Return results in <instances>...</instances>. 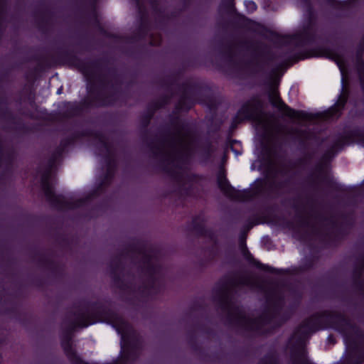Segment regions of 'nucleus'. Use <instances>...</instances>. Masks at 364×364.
I'll use <instances>...</instances> for the list:
<instances>
[{
  "label": "nucleus",
  "mask_w": 364,
  "mask_h": 364,
  "mask_svg": "<svg viewBox=\"0 0 364 364\" xmlns=\"http://www.w3.org/2000/svg\"><path fill=\"white\" fill-rule=\"evenodd\" d=\"M246 287L250 289L260 287L259 280L247 274H237L221 281L215 288L216 299L221 309L227 313L229 318L245 330L254 331L259 334L271 333L275 328L283 323L278 310L264 312L257 318H250L243 310L236 306L232 299V291L240 287Z\"/></svg>",
  "instance_id": "obj_1"
},
{
  "label": "nucleus",
  "mask_w": 364,
  "mask_h": 364,
  "mask_svg": "<svg viewBox=\"0 0 364 364\" xmlns=\"http://www.w3.org/2000/svg\"><path fill=\"white\" fill-rule=\"evenodd\" d=\"M194 146V134L190 127L176 124L173 131L156 141L153 147L161 157L165 171L178 183L188 178V166Z\"/></svg>",
  "instance_id": "obj_2"
},
{
  "label": "nucleus",
  "mask_w": 364,
  "mask_h": 364,
  "mask_svg": "<svg viewBox=\"0 0 364 364\" xmlns=\"http://www.w3.org/2000/svg\"><path fill=\"white\" fill-rule=\"evenodd\" d=\"M55 164L54 160L49 162L48 167L41 173V183L42 190L46 200L55 208L59 210L74 209L82 206L85 200L84 199L66 200L61 195H56L50 184L52 168Z\"/></svg>",
  "instance_id": "obj_3"
},
{
  "label": "nucleus",
  "mask_w": 364,
  "mask_h": 364,
  "mask_svg": "<svg viewBox=\"0 0 364 364\" xmlns=\"http://www.w3.org/2000/svg\"><path fill=\"white\" fill-rule=\"evenodd\" d=\"M239 114L245 119H252L261 127L265 134L272 136L274 129V124L271 119L262 112V103L258 97H252L246 102L240 110Z\"/></svg>",
  "instance_id": "obj_4"
},
{
  "label": "nucleus",
  "mask_w": 364,
  "mask_h": 364,
  "mask_svg": "<svg viewBox=\"0 0 364 364\" xmlns=\"http://www.w3.org/2000/svg\"><path fill=\"white\" fill-rule=\"evenodd\" d=\"M217 183L221 192L228 198L239 200L246 201L253 197V193L250 190L238 191L232 187L226 178L225 172L220 171L217 176Z\"/></svg>",
  "instance_id": "obj_5"
},
{
  "label": "nucleus",
  "mask_w": 364,
  "mask_h": 364,
  "mask_svg": "<svg viewBox=\"0 0 364 364\" xmlns=\"http://www.w3.org/2000/svg\"><path fill=\"white\" fill-rule=\"evenodd\" d=\"M141 258L144 272L154 284L155 281L160 278L162 273V268L159 264L157 253L153 250H143Z\"/></svg>",
  "instance_id": "obj_6"
},
{
  "label": "nucleus",
  "mask_w": 364,
  "mask_h": 364,
  "mask_svg": "<svg viewBox=\"0 0 364 364\" xmlns=\"http://www.w3.org/2000/svg\"><path fill=\"white\" fill-rule=\"evenodd\" d=\"M271 104L277 107L282 114L291 119H296L303 122L313 119L311 114L302 110H295L285 104L277 93H272L269 95Z\"/></svg>",
  "instance_id": "obj_7"
},
{
  "label": "nucleus",
  "mask_w": 364,
  "mask_h": 364,
  "mask_svg": "<svg viewBox=\"0 0 364 364\" xmlns=\"http://www.w3.org/2000/svg\"><path fill=\"white\" fill-rule=\"evenodd\" d=\"M326 223L322 221L320 218L313 217L312 215L309 213L304 214L303 216L299 217V225L305 229L311 230L316 235H322L325 232V228L323 227Z\"/></svg>",
  "instance_id": "obj_8"
},
{
  "label": "nucleus",
  "mask_w": 364,
  "mask_h": 364,
  "mask_svg": "<svg viewBox=\"0 0 364 364\" xmlns=\"http://www.w3.org/2000/svg\"><path fill=\"white\" fill-rule=\"evenodd\" d=\"M117 333L121 335V346L122 350H128L129 348V343L132 337H134L135 332L132 327L126 321L119 319L115 325Z\"/></svg>",
  "instance_id": "obj_9"
},
{
  "label": "nucleus",
  "mask_w": 364,
  "mask_h": 364,
  "mask_svg": "<svg viewBox=\"0 0 364 364\" xmlns=\"http://www.w3.org/2000/svg\"><path fill=\"white\" fill-rule=\"evenodd\" d=\"M316 36L312 28L308 27L303 31L296 33L293 36V40L304 46L309 45L315 41Z\"/></svg>",
  "instance_id": "obj_10"
},
{
  "label": "nucleus",
  "mask_w": 364,
  "mask_h": 364,
  "mask_svg": "<svg viewBox=\"0 0 364 364\" xmlns=\"http://www.w3.org/2000/svg\"><path fill=\"white\" fill-rule=\"evenodd\" d=\"M102 145L107 153V157L106 159V163L107 164V173L103 183L109 182L114 175V169L116 166V161L114 159V154L112 151L111 147L106 142H102Z\"/></svg>",
  "instance_id": "obj_11"
},
{
  "label": "nucleus",
  "mask_w": 364,
  "mask_h": 364,
  "mask_svg": "<svg viewBox=\"0 0 364 364\" xmlns=\"http://www.w3.org/2000/svg\"><path fill=\"white\" fill-rule=\"evenodd\" d=\"M247 260L250 261V262L252 264H253L254 266H255L256 267H257L259 269H262V270H264V271H266L268 272H271V273L277 272V270L274 268L269 267L268 265L264 264L261 263L260 262L257 261V259H254L250 252H247Z\"/></svg>",
  "instance_id": "obj_12"
},
{
  "label": "nucleus",
  "mask_w": 364,
  "mask_h": 364,
  "mask_svg": "<svg viewBox=\"0 0 364 364\" xmlns=\"http://www.w3.org/2000/svg\"><path fill=\"white\" fill-rule=\"evenodd\" d=\"M186 100L187 99L185 96L181 97L177 105V108L178 109H189L192 107L193 102L188 100V104L186 105Z\"/></svg>",
  "instance_id": "obj_13"
},
{
  "label": "nucleus",
  "mask_w": 364,
  "mask_h": 364,
  "mask_svg": "<svg viewBox=\"0 0 364 364\" xmlns=\"http://www.w3.org/2000/svg\"><path fill=\"white\" fill-rule=\"evenodd\" d=\"M259 364H279L277 357L274 355L270 354L265 356L260 362Z\"/></svg>",
  "instance_id": "obj_14"
},
{
  "label": "nucleus",
  "mask_w": 364,
  "mask_h": 364,
  "mask_svg": "<svg viewBox=\"0 0 364 364\" xmlns=\"http://www.w3.org/2000/svg\"><path fill=\"white\" fill-rule=\"evenodd\" d=\"M194 230L202 235H207V230L205 229L203 224L198 225H196V220H193Z\"/></svg>",
  "instance_id": "obj_15"
},
{
  "label": "nucleus",
  "mask_w": 364,
  "mask_h": 364,
  "mask_svg": "<svg viewBox=\"0 0 364 364\" xmlns=\"http://www.w3.org/2000/svg\"><path fill=\"white\" fill-rule=\"evenodd\" d=\"M245 6L250 12H252L257 9V5L254 1H247L245 3Z\"/></svg>",
  "instance_id": "obj_16"
},
{
  "label": "nucleus",
  "mask_w": 364,
  "mask_h": 364,
  "mask_svg": "<svg viewBox=\"0 0 364 364\" xmlns=\"http://www.w3.org/2000/svg\"><path fill=\"white\" fill-rule=\"evenodd\" d=\"M346 100L347 98L346 97H341V99L338 100L337 106L340 107V108H343L346 105Z\"/></svg>",
  "instance_id": "obj_17"
},
{
  "label": "nucleus",
  "mask_w": 364,
  "mask_h": 364,
  "mask_svg": "<svg viewBox=\"0 0 364 364\" xmlns=\"http://www.w3.org/2000/svg\"><path fill=\"white\" fill-rule=\"evenodd\" d=\"M328 52L326 50H321L318 51L317 56H327Z\"/></svg>",
  "instance_id": "obj_18"
},
{
  "label": "nucleus",
  "mask_w": 364,
  "mask_h": 364,
  "mask_svg": "<svg viewBox=\"0 0 364 364\" xmlns=\"http://www.w3.org/2000/svg\"><path fill=\"white\" fill-rule=\"evenodd\" d=\"M82 73L83 74L87 77V78H90V73H88L87 70H86L85 69H83L82 70Z\"/></svg>",
  "instance_id": "obj_19"
},
{
  "label": "nucleus",
  "mask_w": 364,
  "mask_h": 364,
  "mask_svg": "<svg viewBox=\"0 0 364 364\" xmlns=\"http://www.w3.org/2000/svg\"><path fill=\"white\" fill-rule=\"evenodd\" d=\"M109 104L110 102L107 100H103L102 102H100V105H108Z\"/></svg>",
  "instance_id": "obj_20"
},
{
  "label": "nucleus",
  "mask_w": 364,
  "mask_h": 364,
  "mask_svg": "<svg viewBox=\"0 0 364 364\" xmlns=\"http://www.w3.org/2000/svg\"><path fill=\"white\" fill-rule=\"evenodd\" d=\"M151 115H152L151 114H149V117H148V119H147V122H148L149 121V119L151 118Z\"/></svg>",
  "instance_id": "obj_21"
},
{
  "label": "nucleus",
  "mask_w": 364,
  "mask_h": 364,
  "mask_svg": "<svg viewBox=\"0 0 364 364\" xmlns=\"http://www.w3.org/2000/svg\"><path fill=\"white\" fill-rule=\"evenodd\" d=\"M332 230H333V228H328V232H330L331 233Z\"/></svg>",
  "instance_id": "obj_22"
},
{
  "label": "nucleus",
  "mask_w": 364,
  "mask_h": 364,
  "mask_svg": "<svg viewBox=\"0 0 364 364\" xmlns=\"http://www.w3.org/2000/svg\"><path fill=\"white\" fill-rule=\"evenodd\" d=\"M230 5L232 6V0H230Z\"/></svg>",
  "instance_id": "obj_23"
},
{
  "label": "nucleus",
  "mask_w": 364,
  "mask_h": 364,
  "mask_svg": "<svg viewBox=\"0 0 364 364\" xmlns=\"http://www.w3.org/2000/svg\"><path fill=\"white\" fill-rule=\"evenodd\" d=\"M160 107V105H156L155 109H158Z\"/></svg>",
  "instance_id": "obj_24"
},
{
  "label": "nucleus",
  "mask_w": 364,
  "mask_h": 364,
  "mask_svg": "<svg viewBox=\"0 0 364 364\" xmlns=\"http://www.w3.org/2000/svg\"><path fill=\"white\" fill-rule=\"evenodd\" d=\"M320 172L321 174H324V173L323 172V171L320 168Z\"/></svg>",
  "instance_id": "obj_25"
},
{
  "label": "nucleus",
  "mask_w": 364,
  "mask_h": 364,
  "mask_svg": "<svg viewBox=\"0 0 364 364\" xmlns=\"http://www.w3.org/2000/svg\"><path fill=\"white\" fill-rule=\"evenodd\" d=\"M2 160H3V159H2V157H1V158H0V163H1V162H2Z\"/></svg>",
  "instance_id": "obj_26"
},
{
  "label": "nucleus",
  "mask_w": 364,
  "mask_h": 364,
  "mask_svg": "<svg viewBox=\"0 0 364 364\" xmlns=\"http://www.w3.org/2000/svg\"><path fill=\"white\" fill-rule=\"evenodd\" d=\"M136 4H138V5H139V1H138V0H136Z\"/></svg>",
  "instance_id": "obj_27"
}]
</instances>
